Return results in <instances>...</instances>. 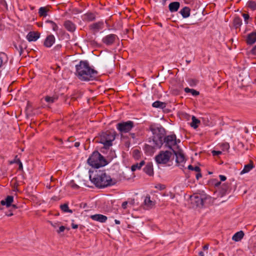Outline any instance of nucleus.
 Returning a JSON list of instances; mask_svg holds the SVG:
<instances>
[{
	"label": "nucleus",
	"instance_id": "f257e3e1",
	"mask_svg": "<svg viewBox=\"0 0 256 256\" xmlns=\"http://www.w3.org/2000/svg\"><path fill=\"white\" fill-rule=\"evenodd\" d=\"M76 76L82 81H90L95 79L98 72L90 66L87 60H80L76 66Z\"/></svg>",
	"mask_w": 256,
	"mask_h": 256
},
{
	"label": "nucleus",
	"instance_id": "f03ea898",
	"mask_svg": "<svg viewBox=\"0 0 256 256\" xmlns=\"http://www.w3.org/2000/svg\"><path fill=\"white\" fill-rule=\"evenodd\" d=\"M90 181L98 188H102L114 185L116 180L112 178L104 171L96 170L92 174H90Z\"/></svg>",
	"mask_w": 256,
	"mask_h": 256
},
{
	"label": "nucleus",
	"instance_id": "7ed1b4c3",
	"mask_svg": "<svg viewBox=\"0 0 256 256\" xmlns=\"http://www.w3.org/2000/svg\"><path fill=\"white\" fill-rule=\"evenodd\" d=\"M152 136V144L154 147L161 148L163 144V138L166 134L165 129L160 125L152 124L150 126Z\"/></svg>",
	"mask_w": 256,
	"mask_h": 256
},
{
	"label": "nucleus",
	"instance_id": "20e7f679",
	"mask_svg": "<svg viewBox=\"0 0 256 256\" xmlns=\"http://www.w3.org/2000/svg\"><path fill=\"white\" fill-rule=\"evenodd\" d=\"M88 163L93 168H98L108 163L104 158L98 151H94L88 159Z\"/></svg>",
	"mask_w": 256,
	"mask_h": 256
},
{
	"label": "nucleus",
	"instance_id": "39448f33",
	"mask_svg": "<svg viewBox=\"0 0 256 256\" xmlns=\"http://www.w3.org/2000/svg\"><path fill=\"white\" fill-rule=\"evenodd\" d=\"M116 134L115 131L107 130L100 134L98 142L104 144L106 148H109L112 145V142L115 140Z\"/></svg>",
	"mask_w": 256,
	"mask_h": 256
},
{
	"label": "nucleus",
	"instance_id": "423d86ee",
	"mask_svg": "<svg viewBox=\"0 0 256 256\" xmlns=\"http://www.w3.org/2000/svg\"><path fill=\"white\" fill-rule=\"evenodd\" d=\"M172 155L170 151H161L155 156V160L158 164H166L170 160Z\"/></svg>",
	"mask_w": 256,
	"mask_h": 256
},
{
	"label": "nucleus",
	"instance_id": "0eeeda50",
	"mask_svg": "<svg viewBox=\"0 0 256 256\" xmlns=\"http://www.w3.org/2000/svg\"><path fill=\"white\" fill-rule=\"evenodd\" d=\"M134 127V122L131 120L122 122L116 124V128L120 133H127Z\"/></svg>",
	"mask_w": 256,
	"mask_h": 256
},
{
	"label": "nucleus",
	"instance_id": "6e6552de",
	"mask_svg": "<svg viewBox=\"0 0 256 256\" xmlns=\"http://www.w3.org/2000/svg\"><path fill=\"white\" fill-rule=\"evenodd\" d=\"M180 140L176 139V136L175 134H171L166 136L163 138V144H164V146L166 148H168L170 149L172 148V146H176L178 143H180Z\"/></svg>",
	"mask_w": 256,
	"mask_h": 256
},
{
	"label": "nucleus",
	"instance_id": "1a4fd4ad",
	"mask_svg": "<svg viewBox=\"0 0 256 256\" xmlns=\"http://www.w3.org/2000/svg\"><path fill=\"white\" fill-rule=\"evenodd\" d=\"M12 46L20 56L22 54L24 50L26 47V42L22 40H18L16 42H14Z\"/></svg>",
	"mask_w": 256,
	"mask_h": 256
},
{
	"label": "nucleus",
	"instance_id": "9d476101",
	"mask_svg": "<svg viewBox=\"0 0 256 256\" xmlns=\"http://www.w3.org/2000/svg\"><path fill=\"white\" fill-rule=\"evenodd\" d=\"M118 38L116 34H110L104 36L102 39V42L106 46H110L115 42Z\"/></svg>",
	"mask_w": 256,
	"mask_h": 256
},
{
	"label": "nucleus",
	"instance_id": "9b49d317",
	"mask_svg": "<svg viewBox=\"0 0 256 256\" xmlns=\"http://www.w3.org/2000/svg\"><path fill=\"white\" fill-rule=\"evenodd\" d=\"M104 23L103 21H99L90 24V29L93 32L94 34L98 32L99 30L104 28Z\"/></svg>",
	"mask_w": 256,
	"mask_h": 256
},
{
	"label": "nucleus",
	"instance_id": "f8f14e48",
	"mask_svg": "<svg viewBox=\"0 0 256 256\" xmlns=\"http://www.w3.org/2000/svg\"><path fill=\"white\" fill-rule=\"evenodd\" d=\"M90 218L93 220L96 221L101 223L105 222L108 220L107 216L102 214H95L90 215Z\"/></svg>",
	"mask_w": 256,
	"mask_h": 256
},
{
	"label": "nucleus",
	"instance_id": "ddd939ff",
	"mask_svg": "<svg viewBox=\"0 0 256 256\" xmlns=\"http://www.w3.org/2000/svg\"><path fill=\"white\" fill-rule=\"evenodd\" d=\"M64 26L70 32H74L76 30V25L70 20H66L64 23Z\"/></svg>",
	"mask_w": 256,
	"mask_h": 256
},
{
	"label": "nucleus",
	"instance_id": "4468645a",
	"mask_svg": "<svg viewBox=\"0 0 256 256\" xmlns=\"http://www.w3.org/2000/svg\"><path fill=\"white\" fill-rule=\"evenodd\" d=\"M56 38L53 34H50L45 39L44 45L46 48H50L54 43Z\"/></svg>",
	"mask_w": 256,
	"mask_h": 256
},
{
	"label": "nucleus",
	"instance_id": "2eb2a0df",
	"mask_svg": "<svg viewBox=\"0 0 256 256\" xmlns=\"http://www.w3.org/2000/svg\"><path fill=\"white\" fill-rule=\"evenodd\" d=\"M8 62V56L4 52H0V70L6 67Z\"/></svg>",
	"mask_w": 256,
	"mask_h": 256
},
{
	"label": "nucleus",
	"instance_id": "dca6fc26",
	"mask_svg": "<svg viewBox=\"0 0 256 256\" xmlns=\"http://www.w3.org/2000/svg\"><path fill=\"white\" fill-rule=\"evenodd\" d=\"M40 36V34L36 32H30L26 36V39L28 42H35Z\"/></svg>",
	"mask_w": 256,
	"mask_h": 256
},
{
	"label": "nucleus",
	"instance_id": "f3484780",
	"mask_svg": "<svg viewBox=\"0 0 256 256\" xmlns=\"http://www.w3.org/2000/svg\"><path fill=\"white\" fill-rule=\"evenodd\" d=\"M96 14L91 12H88L82 16V20L84 22H90L95 20Z\"/></svg>",
	"mask_w": 256,
	"mask_h": 256
},
{
	"label": "nucleus",
	"instance_id": "a211bd4d",
	"mask_svg": "<svg viewBox=\"0 0 256 256\" xmlns=\"http://www.w3.org/2000/svg\"><path fill=\"white\" fill-rule=\"evenodd\" d=\"M256 42V32H253L247 36L246 42L248 44L252 45Z\"/></svg>",
	"mask_w": 256,
	"mask_h": 256
},
{
	"label": "nucleus",
	"instance_id": "6ab92c4d",
	"mask_svg": "<svg viewBox=\"0 0 256 256\" xmlns=\"http://www.w3.org/2000/svg\"><path fill=\"white\" fill-rule=\"evenodd\" d=\"M172 152L176 156V161L177 163L180 164L184 162L186 160L184 156L181 152H176L172 150Z\"/></svg>",
	"mask_w": 256,
	"mask_h": 256
},
{
	"label": "nucleus",
	"instance_id": "aec40b11",
	"mask_svg": "<svg viewBox=\"0 0 256 256\" xmlns=\"http://www.w3.org/2000/svg\"><path fill=\"white\" fill-rule=\"evenodd\" d=\"M144 171L149 176L154 175L153 164L152 162H148L146 164L144 168Z\"/></svg>",
	"mask_w": 256,
	"mask_h": 256
},
{
	"label": "nucleus",
	"instance_id": "412c9836",
	"mask_svg": "<svg viewBox=\"0 0 256 256\" xmlns=\"http://www.w3.org/2000/svg\"><path fill=\"white\" fill-rule=\"evenodd\" d=\"M180 7V3L178 2H170L168 6L169 10L171 12H176Z\"/></svg>",
	"mask_w": 256,
	"mask_h": 256
},
{
	"label": "nucleus",
	"instance_id": "4be33fe9",
	"mask_svg": "<svg viewBox=\"0 0 256 256\" xmlns=\"http://www.w3.org/2000/svg\"><path fill=\"white\" fill-rule=\"evenodd\" d=\"M14 200V197L12 196H8L6 198L3 200L0 201V204L2 206H6V207H10L11 206V204Z\"/></svg>",
	"mask_w": 256,
	"mask_h": 256
},
{
	"label": "nucleus",
	"instance_id": "5701e85b",
	"mask_svg": "<svg viewBox=\"0 0 256 256\" xmlns=\"http://www.w3.org/2000/svg\"><path fill=\"white\" fill-rule=\"evenodd\" d=\"M192 200L196 206L202 207L204 206V201L200 196H194Z\"/></svg>",
	"mask_w": 256,
	"mask_h": 256
},
{
	"label": "nucleus",
	"instance_id": "b1692460",
	"mask_svg": "<svg viewBox=\"0 0 256 256\" xmlns=\"http://www.w3.org/2000/svg\"><path fill=\"white\" fill-rule=\"evenodd\" d=\"M183 18H186L190 16V9L188 6H184L179 12Z\"/></svg>",
	"mask_w": 256,
	"mask_h": 256
},
{
	"label": "nucleus",
	"instance_id": "393cba45",
	"mask_svg": "<svg viewBox=\"0 0 256 256\" xmlns=\"http://www.w3.org/2000/svg\"><path fill=\"white\" fill-rule=\"evenodd\" d=\"M244 232L242 230L236 232L232 237V240L235 242L240 241L244 236Z\"/></svg>",
	"mask_w": 256,
	"mask_h": 256
},
{
	"label": "nucleus",
	"instance_id": "a878e982",
	"mask_svg": "<svg viewBox=\"0 0 256 256\" xmlns=\"http://www.w3.org/2000/svg\"><path fill=\"white\" fill-rule=\"evenodd\" d=\"M144 204L148 208H151L154 205V202L151 200L150 196L148 195L145 197Z\"/></svg>",
	"mask_w": 256,
	"mask_h": 256
},
{
	"label": "nucleus",
	"instance_id": "bb28decb",
	"mask_svg": "<svg viewBox=\"0 0 256 256\" xmlns=\"http://www.w3.org/2000/svg\"><path fill=\"white\" fill-rule=\"evenodd\" d=\"M152 106L154 108L164 109L166 107V104L165 102L157 100L152 103Z\"/></svg>",
	"mask_w": 256,
	"mask_h": 256
},
{
	"label": "nucleus",
	"instance_id": "cd10ccee",
	"mask_svg": "<svg viewBox=\"0 0 256 256\" xmlns=\"http://www.w3.org/2000/svg\"><path fill=\"white\" fill-rule=\"evenodd\" d=\"M254 168L252 162H251L250 164L244 166V169L240 172V174L249 172Z\"/></svg>",
	"mask_w": 256,
	"mask_h": 256
},
{
	"label": "nucleus",
	"instance_id": "c85d7f7f",
	"mask_svg": "<svg viewBox=\"0 0 256 256\" xmlns=\"http://www.w3.org/2000/svg\"><path fill=\"white\" fill-rule=\"evenodd\" d=\"M144 164V162L142 160L140 163L134 164L131 166V170L132 172L136 171V170H140Z\"/></svg>",
	"mask_w": 256,
	"mask_h": 256
},
{
	"label": "nucleus",
	"instance_id": "c756f323",
	"mask_svg": "<svg viewBox=\"0 0 256 256\" xmlns=\"http://www.w3.org/2000/svg\"><path fill=\"white\" fill-rule=\"evenodd\" d=\"M192 122L190 124V126L192 128L196 129L198 127V124L200 123V120L194 116H192Z\"/></svg>",
	"mask_w": 256,
	"mask_h": 256
},
{
	"label": "nucleus",
	"instance_id": "7c9ffc66",
	"mask_svg": "<svg viewBox=\"0 0 256 256\" xmlns=\"http://www.w3.org/2000/svg\"><path fill=\"white\" fill-rule=\"evenodd\" d=\"M48 10L45 7H40L38 10V14L40 16L46 17L48 15Z\"/></svg>",
	"mask_w": 256,
	"mask_h": 256
},
{
	"label": "nucleus",
	"instance_id": "2f4dec72",
	"mask_svg": "<svg viewBox=\"0 0 256 256\" xmlns=\"http://www.w3.org/2000/svg\"><path fill=\"white\" fill-rule=\"evenodd\" d=\"M242 24V20L239 17H236L234 20V26L236 28Z\"/></svg>",
	"mask_w": 256,
	"mask_h": 256
},
{
	"label": "nucleus",
	"instance_id": "473e14b6",
	"mask_svg": "<svg viewBox=\"0 0 256 256\" xmlns=\"http://www.w3.org/2000/svg\"><path fill=\"white\" fill-rule=\"evenodd\" d=\"M184 91L186 93H191L194 96H196L200 94L199 92L194 90V89H191L188 88H186L184 89Z\"/></svg>",
	"mask_w": 256,
	"mask_h": 256
},
{
	"label": "nucleus",
	"instance_id": "72a5a7b5",
	"mask_svg": "<svg viewBox=\"0 0 256 256\" xmlns=\"http://www.w3.org/2000/svg\"><path fill=\"white\" fill-rule=\"evenodd\" d=\"M58 98V97L57 96H46L44 98L45 100L49 103V104H52Z\"/></svg>",
	"mask_w": 256,
	"mask_h": 256
},
{
	"label": "nucleus",
	"instance_id": "f704fd0d",
	"mask_svg": "<svg viewBox=\"0 0 256 256\" xmlns=\"http://www.w3.org/2000/svg\"><path fill=\"white\" fill-rule=\"evenodd\" d=\"M46 23L50 24L51 28H52V30L54 32H56L58 30V27L54 22L51 20H46Z\"/></svg>",
	"mask_w": 256,
	"mask_h": 256
},
{
	"label": "nucleus",
	"instance_id": "c9c22d12",
	"mask_svg": "<svg viewBox=\"0 0 256 256\" xmlns=\"http://www.w3.org/2000/svg\"><path fill=\"white\" fill-rule=\"evenodd\" d=\"M229 188V186L228 184H222L220 187V193L221 194L222 196L225 195L228 190Z\"/></svg>",
	"mask_w": 256,
	"mask_h": 256
},
{
	"label": "nucleus",
	"instance_id": "e433bc0d",
	"mask_svg": "<svg viewBox=\"0 0 256 256\" xmlns=\"http://www.w3.org/2000/svg\"><path fill=\"white\" fill-rule=\"evenodd\" d=\"M60 208L64 212L72 213V210H70L67 204H64L60 206Z\"/></svg>",
	"mask_w": 256,
	"mask_h": 256
},
{
	"label": "nucleus",
	"instance_id": "4c0bfd02",
	"mask_svg": "<svg viewBox=\"0 0 256 256\" xmlns=\"http://www.w3.org/2000/svg\"><path fill=\"white\" fill-rule=\"evenodd\" d=\"M17 156H16L15 159L13 162H12L11 163H16L18 165V170H22L23 166L19 158H16Z\"/></svg>",
	"mask_w": 256,
	"mask_h": 256
},
{
	"label": "nucleus",
	"instance_id": "58836bf2",
	"mask_svg": "<svg viewBox=\"0 0 256 256\" xmlns=\"http://www.w3.org/2000/svg\"><path fill=\"white\" fill-rule=\"evenodd\" d=\"M187 82L190 86H194L198 83V80L194 78H188Z\"/></svg>",
	"mask_w": 256,
	"mask_h": 256
},
{
	"label": "nucleus",
	"instance_id": "ea45409f",
	"mask_svg": "<svg viewBox=\"0 0 256 256\" xmlns=\"http://www.w3.org/2000/svg\"><path fill=\"white\" fill-rule=\"evenodd\" d=\"M247 4L248 6L252 10H256V2L254 1H248Z\"/></svg>",
	"mask_w": 256,
	"mask_h": 256
},
{
	"label": "nucleus",
	"instance_id": "a19ab883",
	"mask_svg": "<svg viewBox=\"0 0 256 256\" xmlns=\"http://www.w3.org/2000/svg\"><path fill=\"white\" fill-rule=\"evenodd\" d=\"M188 169L192 170H194L196 172H200V168L198 166H193L192 165H189L188 166Z\"/></svg>",
	"mask_w": 256,
	"mask_h": 256
},
{
	"label": "nucleus",
	"instance_id": "79ce46f5",
	"mask_svg": "<svg viewBox=\"0 0 256 256\" xmlns=\"http://www.w3.org/2000/svg\"><path fill=\"white\" fill-rule=\"evenodd\" d=\"M221 147L223 150H228L230 148L228 143L226 142L222 144Z\"/></svg>",
	"mask_w": 256,
	"mask_h": 256
},
{
	"label": "nucleus",
	"instance_id": "37998d69",
	"mask_svg": "<svg viewBox=\"0 0 256 256\" xmlns=\"http://www.w3.org/2000/svg\"><path fill=\"white\" fill-rule=\"evenodd\" d=\"M166 188V186L164 184H158L155 186V188H156L160 190H164V189Z\"/></svg>",
	"mask_w": 256,
	"mask_h": 256
},
{
	"label": "nucleus",
	"instance_id": "c03bdc74",
	"mask_svg": "<svg viewBox=\"0 0 256 256\" xmlns=\"http://www.w3.org/2000/svg\"><path fill=\"white\" fill-rule=\"evenodd\" d=\"M242 16L244 18L245 24H248V20L250 18V16H249L248 14L244 13L242 14Z\"/></svg>",
	"mask_w": 256,
	"mask_h": 256
},
{
	"label": "nucleus",
	"instance_id": "a18cd8bd",
	"mask_svg": "<svg viewBox=\"0 0 256 256\" xmlns=\"http://www.w3.org/2000/svg\"><path fill=\"white\" fill-rule=\"evenodd\" d=\"M212 156H219V155L221 154H222V152L220 150H214L212 152Z\"/></svg>",
	"mask_w": 256,
	"mask_h": 256
},
{
	"label": "nucleus",
	"instance_id": "49530a36",
	"mask_svg": "<svg viewBox=\"0 0 256 256\" xmlns=\"http://www.w3.org/2000/svg\"><path fill=\"white\" fill-rule=\"evenodd\" d=\"M212 184L214 185V186L216 187H218L220 185L221 182H218L216 180H214Z\"/></svg>",
	"mask_w": 256,
	"mask_h": 256
},
{
	"label": "nucleus",
	"instance_id": "de8ad7c7",
	"mask_svg": "<svg viewBox=\"0 0 256 256\" xmlns=\"http://www.w3.org/2000/svg\"><path fill=\"white\" fill-rule=\"evenodd\" d=\"M66 229V227L64 226H60L59 228V229L57 230L58 233H60L62 232H63Z\"/></svg>",
	"mask_w": 256,
	"mask_h": 256
},
{
	"label": "nucleus",
	"instance_id": "09e8293b",
	"mask_svg": "<svg viewBox=\"0 0 256 256\" xmlns=\"http://www.w3.org/2000/svg\"><path fill=\"white\" fill-rule=\"evenodd\" d=\"M128 204V202H127V201L124 202L122 204V208L124 209H126L127 208Z\"/></svg>",
	"mask_w": 256,
	"mask_h": 256
},
{
	"label": "nucleus",
	"instance_id": "8fccbe9b",
	"mask_svg": "<svg viewBox=\"0 0 256 256\" xmlns=\"http://www.w3.org/2000/svg\"><path fill=\"white\" fill-rule=\"evenodd\" d=\"M250 52L253 55H256V45L252 49Z\"/></svg>",
	"mask_w": 256,
	"mask_h": 256
},
{
	"label": "nucleus",
	"instance_id": "3c124183",
	"mask_svg": "<svg viewBox=\"0 0 256 256\" xmlns=\"http://www.w3.org/2000/svg\"><path fill=\"white\" fill-rule=\"evenodd\" d=\"M62 48V45L61 44H57L56 45L54 48V50H58L60 49V48Z\"/></svg>",
	"mask_w": 256,
	"mask_h": 256
},
{
	"label": "nucleus",
	"instance_id": "603ef678",
	"mask_svg": "<svg viewBox=\"0 0 256 256\" xmlns=\"http://www.w3.org/2000/svg\"><path fill=\"white\" fill-rule=\"evenodd\" d=\"M202 174L200 172H198V173L196 174V180H199L200 178H202Z\"/></svg>",
	"mask_w": 256,
	"mask_h": 256
},
{
	"label": "nucleus",
	"instance_id": "864d4df0",
	"mask_svg": "<svg viewBox=\"0 0 256 256\" xmlns=\"http://www.w3.org/2000/svg\"><path fill=\"white\" fill-rule=\"evenodd\" d=\"M219 177L221 181H224L226 179V176L224 175H220Z\"/></svg>",
	"mask_w": 256,
	"mask_h": 256
},
{
	"label": "nucleus",
	"instance_id": "5fc2aeb1",
	"mask_svg": "<svg viewBox=\"0 0 256 256\" xmlns=\"http://www.w3.org/2000/svg\"><path fill=\"white\" fill-rule=\"evenodd\" d=\"M146 150H152L153 149V148L152 146H149L148 144H146Z\"/></svg>",
	"mask_w": 256,
	"mask_h": 256
},
{
	"label": "nucleus",
	"instance_id": "6e6d98bb",
	"mask_svg": "<svg viewBox=\"0 0 256 256\" xmlns=\"http://www.w3.org/2000/svg\"><path fill=\"white\" fill-rule=\"evenodd\" d=\"M12 210H10V212H8L6 214L8 216H11L14 215L13 213L11 212Z\"/></svg>",
	"mask_w": 256,
	"mask_h": 256
},
{
	"label": "nucleus",
	"instance_id": "4d7b16f0",
	"mask_svg": "<svg viewBox=\"0 0 256 256\" xmlns=\"http://www.w3.org/2000/svg\"><path fill=\"white\" fill-rule=\"evenodd\" d=\"M50 224L54 228H56V226H58V224L57 223H53L52 222H49Z\"/></svg>",
	"mask_w": 256,
	"mask_h": 256
},
{
	"label": "nucleus",
	"instance_id": "13d9d810",
	"mask_svg": "<svg viewBox=\"0 0 256 256\" xmlns=\"http://www.w3.org/2000/svg\"><path fill=\"white\" fill-rule=\"evenodd\" d=\"M72 227L73 229H76L78 228V225L74 224L73 222L72 224Z\"/></svg>",
	"mask_w": 256,
	"mask_h": 256
},
{
	"label": "nucleus",
	"instance_id": "bf43d9fd",
	"mask_svg": "<svg viewBox=\"0 0 256 256\" xmlns=\"http://www.w3.org/2000/svg\"><path fill=\"white\" fill-rule=\"evenodd\" d=\"M18 208V207L17 206H16V204H12V206H11V208H10V210H13V209H14V210H15V209Z\"/></svg>",
	"mask_w": 256,
	"mask_h": 256
},
{
	"label": "nucleus",
	"instance_id": "052dcab7",
	"mask_svg": "<svg viewBox=\"0 0 256 256\" xmlns=\"http://www.w3.org/2000/svg\"><path fill=\"white\" fill-rule=\"evenodd\" d=\"M208 244H206V245H204V246H203V248H203V250H207L208 249Z\"/></svg>",
	"mask_w": 256,
	"mask_h": 256
},
{
	"label": "nucleus",
	"instance_id": "680f3d73",
	"mask_svg": "<svg viewBox=\"0 0 256 256\" xmlns=\"http://www.w3.org/2000/svg\"><path fill=\"white\" fill-rule=\"evenodd\" d=\"M80 142H76L74 144V146L76 148H78L80 146Z\"/></svg>",
	"mask_w": 256,
	"mask_h": 256
},
{
	"label": "nucleus",
	"instance_id": "e2e57ef3",
	"mask_svg": "<svg viewBox=\"0 0 256 256\" xmlns=\"http://www.w3.org/2000/svg\"><path fill=\"white\" fill-rule=\"evenodd\" d=\"M198 255H199V256H204V252H202V251H200L198 252Z\"/></svg>",
	"mask_w": 256,
	"mask_h": 256
},
{
	"label": "nucleus",
	"instance_id": "0e129e2a",
	"mask_svg": "<svg viewBox=\"0 0 256 256\" xmlns=\"http://www.w3.org/2000/svg\"><path fill=\"white\" fill-rule=\"evenodd\" d=\"M114 222H115L116 224H120V221L118 220H115Z\"/></svg>",
	"mask_w": 256,
	"mask_h": 256
},
{
	"label": "nucleus",
	"instance_id": "69168bd1",
	"mask_svg": "<svg viewBox=\"0 0 256 256\" xmlns=\"http://www.w3.org/2000/svg\"><path fill=\"white\" fill-rule=\"evenodd\" d=\"M167 0H162V4L163 6H164L166 4V2Z\"/></svg>",
	"mask_w": 256,
	"mask_h": 256
},
{
	"label": "nucleus",
	"instance_id": "338daca9",
	"mask_svg": "<svg viewBox=\"0 0 256 256\" xmlns=\"http://www.w3.org/2000/svg\"><path fill=\"white\" fill-rule=\"evenodd\" d=\"M130 204H132L134 203V200H132L130 202H128Z\"/></svg>",
	"mask_w": 256,
	"mask_h": 256
},
{
	"label": "nucleus",
	"instance_id": "774afa93",
	"mask_svg": "<svg viewBox=\"0 0 256 256\" xmlns=\"http://www.w3.org/2000/svg\"><path fill=\"white\" fill-rule=\"evenodd\" d=\"M74 188H78V186L76 184H75L74 186H73Z\"/></svg>",
	"mask_w": 256,
	"mask_h": 256
}]
</instances>
